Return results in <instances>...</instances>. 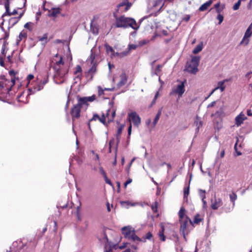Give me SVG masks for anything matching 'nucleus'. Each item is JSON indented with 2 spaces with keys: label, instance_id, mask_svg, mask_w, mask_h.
<instances>
[{
  "label": "nucleus",
  "instance_id": "nucleus-8",
  "mask_svg": "<svg viewBox=\"0 0 252 252\" xmlns=\"http://www.w3.org/2000/svg\"><path fill=\"white\" fill-rule=\"evenodd\" d=\"M116 111L114 110H108L106 114V116L104 114H103L101 117H99L98 119V121L102 123L104 125H106L105 121L106 118H107V120L108 123L112 122L113 119L115 116Z\"/></svg>",
  "mask_w": 252,
  "mask_h": 252
},
{
  "label": "nucleus",
  "instance_id": "nucleus-11",
  "mask_svg": "<svg viewBox=\"0 0 252 252\" xmlns=\"http://www.w3.org/2000/svg\"><path fill=\"white\" fill-rule=\"evenodd\" d=\"M131 6V3L129 2L127 0H124L120 3L117 6V11L120 12H124L127 11Z\"/></svg>",
  "mask_w": 252,
  "mask_h": 252
},
{
  "label": "nucleus",
  "instance_id": "nucleus-58",
  "mask_svg": "<svg viewBox=\"0 0 252 252\" xmlns=\"http://www.w3.org/2000/svg\"><path fill=\"white\" fill-rule=\"evenodd\" d=\"M114 144V141L113 140H111L109 142V152H111V147L112 145Z\"/></svg>",
  "mask_w": 252,
  "mask_h": 252
},
{
  "label": "nucleus",
  "instance_id": "nucleus-10",
  "mask_svg": "<svg viewBox=\"0 0 252 252\" xmlns=\"http://www.w3.org/2000/svg\"><path fill=\"white\" fill-rule=\"evenodd\" d=\"M82 105L83 104L78 100V103L74 105L71 109V114L73 121H74L75 119H77L80 117V110Z\"/></svg>",
  "mask_w": 252,
  "mask_h": 252
},
{
  "label": "nucleus",
  "instance_id": "nucleus-48",
  "mask_svg": "<svg viewBox=\"0 0 252 252\" xmlns=\"http://www.w3.org/2000/svg\"><path fill=\"white\" fill-rule=\"evenodd\" d=\"M189 187L184 189V197H187L189 194Z\"/></svg>",
  "mask_w": 252,
  "mask_h": 252
},
{
  "label": "nucleus",
  "instance_id": "nucleus-43",
  "mask_svg": "<svg viewBox=\"0 0 252 252\" xmlns=\"http://www.w3.org/2000/svg\"><path fill=\"white\" fill-rule=\"evenodd\" d=\"M137 46L135 44H129L128 46V48L126 51H128V53L131 50H134L137 48Z\"/></svg>",
  "mask_w": 252,
  "mask_h": 252
},
{
  "label": "nucleus",
  "instance_id": "nucleus-29",
  "mask_svg": "<svg viewBox=\"0 0 252 252\" xmlns=\"http://www.w3.org/2000/svg\"><path fill=\"white\" fill-rule=\"evenodd\" d=\"M227 81H228V80L225 79L222 81L219 82L218 83V86L215 88V90L220 89L221 92H223L225 88L224 83Z\"/></svg>",
  "mask_w": 252,
  "mask_h": 252
},
{
  "label": "nucleus",
  "instance_id": "nucleus-41",
  "mask_svg": "<svg viewBox=\"0 0 252 252\" xmlns=\"http://www.w3.org/2000/svg\"><path fill=\"white\" fill-rule=\"evenodd\" d=\"M151 209L153 212L156 213L157 212L158 209V202L155 201L151 206Z\"/></svg>",
  "mask_w": 252,
  "mask_h": 252
},
{
  "label": "nucleus",
  "instance_id": "nucleus-59",
  "mask_svg": "<svg viewBox=\"0 0 252 252\" xmlns=\"http://www.w3.org/2000/svg\"><path fill=\"white\" fill-rule=\"evenodd\" d=\"M216 103V101H214L213 102H211L210 104H209L207 107L208 108H210V107H213L215 104Z\"/></svg>",
  "mask_w": 252,
  "mask_h": 252
},
{
  "label": "nucleus",
  "instance_id": "nucleus-36",
  "mask_svg": "<svg viewBox=\"0 0 252 252\" xmlns=\"http://www.w3.org/2000/svg\"><path fill=\"white\" fill-rule=\"evenodd\" d=\"M205 190H202V189H199V194L200 196V197L202 199V201L203 202L204 204H206V202L205 200V199L206 198L205 196Z\"/></svg>",
  "mask_w": 252,
  "mask_h": 252
},
{
  "label": "nucleus",
  "instance_id": "nucleus-34",
  "mask_svg": "<svg viewBox=\"0 0 252 252\" xmlns=\"http://www.w3.org/2000/svg\"><path fill=\"white\" fill-rule=\"evenodd\" d=\"M34 24L32 22H27L24 25V28L29 32H32L33 29Z\"/></svg>",
  "mask_w": 252,
  "mask_h": 252
},
{
  "label": "nucleus",
  "instance_id": "nucleus-9",
  "mask_svg": "<svg viewBox=\"0 0 252 252\" xmlns=\"http://www.w3.org/2000/svg\"><path fill=\"white\" fill-rule=\"evenodd\" d=\"M48 82V79H44L41 80L39 82L36 83L33 86V88H29V91L31 94H34L37 91H39L42 90L44 86Z\"/></svg>",
  "mask_w": 252,
  "mask_h": 252
},
{
  "label": "nucleus",
  "instance_id": "nucleus-15",
  "mask_svg": "<svg viewBox=\"0 0 252 252\" xmlns=\"http://www.w3.org/2000/svg\"><path fill=\"white\" fill-rule=\"evenodd\" d=\"M252 34V23L249 26L247 30H246L244 36L241 41V43H245L247 44L249 42V38L250 37Z\"/></svg>",
  "mask_w": 252,
  "mask_h": 252
},
{
  "label": "nucleus",
  "instance_id": "nucleus-44",
  "mask_svg": "<svg viewBox=\"0 0 252 252\" xmlns=\"http://www.w3.org/2000/svg\"><path fill=\"white\" fill-rule=\"evenodd\" d=\"M241 4L240 0H238L233 6V9L234 10H237L239 8V7Z\"/></svg>",
  "mask_w": 252,
  "mask_h": 252
},
{
  "label": "nucleus",
  "instance_id": "nucleus-2",
  "mask_svg": "<svg viewBox=\"0 0 252 252\" xmlns=\"http://www.w3.org/2000/svg\"><path fill=\"white\" fill-rule=\"evenodd\" d=\"M91 52L90 56L87 60V62L88 63H90L92 66L88 70L87 75L90 76V79H92L94 75L96 72L97 65L100 61V57L99 51H97L95 48H93Z\"/></svg>",
  "mask_w": 252,
  "mask_h": 252
},
{
  "label": "nucleus",
  "instance_id": "nucleus-30",
  "mask_svg": "<svg viewBox=\"0 0 252 252\" xmlns=\"http://www.w3.org/2000/svg\"><path fill=\"white\" fill-rule=\"evenodd\" d=\"M128 240H132L133 241H138V242H142L143 240L142 239L139 238L137 235H136L134 230L132 233V234L130 235V236L128 238Z\"/></svg>",
  "mask_w": 252,
  "mask_h": 252
},
{
  "label": "nucleus",
  "instance_id": "nucleus-63",
  "mask_svg": "<svg viewBox=\"0 0 252 252\" xmlns=\"http://www.w3.org/2000/svg\"><path fill=\"white\" fill-rule=\"evenodd\" d=\"M222 11V9L221 8H219L216 9V11L218 13V14H220V12Z\"/></svg>",
  "mask_w": 252,
  "mask_h": 252
},
{
  "label": "nucleus",
  "instance_id": "nucleus-26",
  "mask_svg": "<svg viewBox=\"0 0 252 252\" xmlns=\"http://www.w3.org/2000/svg\"><path fill=\"white\" fill-rule=\"evenodd\" d=\"M229 197H230V200L232 202V207L231 208H229V209H228V210L225 209V211L226 212H229L231 210H232V209L234 208V207L235 206V201L237 198V196L236 194L234 193V192H233L232 194H230L229 195Z\"/></svg>",
  "mask_w": 252,
  "mask_h": 252
},
{
  "label": "nucleus",
  "instance_id": "nucleus-47",
  "mask_svg": "<svg viewBox=\"0 0 252 252\" xmlns=\"http://www.w3.org/2000/svg\"><path fill=\"white\" fill-rule=\"evenodd\" d=\"M99 172L102 175L103 177H105V176H107L105 171L104 170V169L102 166H100L99 167Z\"/></svg>",
  "mask_w": 252,
  "mask_h": 252
},
{
  "label": "nucleus",
  "instance_id": "nucleus-13",
  "mask_svg": "<svg viewBox=\"0 0 252 252\" xmlns=\"http://www.w3.org/2000/svg\"><path fill=\"white\" fill-rule=\"evenodd\" d=\"M11 2L10 0H6V1L4 2V7L5 9V12L2 15V16H6L14 15L17 13V11L16 9H13L12 11L10 10V5Z\"/></svg>",
  "mask_w": 252,
  "mask_h": 252
},
{
  "label": "nucleus",
  "instance_id": "nucleus-20",
  "mask_svg": "<svg viewBox=\"0 0 252 252\" xmlns=\"http://www.w3.org/2000/svg\"><path fill=\"white\" fill-rule=\"evenodd\" d=\"M74 75V79H77L79 81L81 80L82 76V68L80 65H77L75 67Z\"/></svg>",
  "mask_w": 252,
  "mask_h": 252
},
{
  "label": "nucleus",
  "instance_id": "nucleus-52",
  "mask_svg": "<svg viewBox=\"0 0 252 252\" xmlns=\"http://www.w3.org/2000/svg\"><path fill=\"white\" fill-rule=\"evenodd\" d=\"M202 218L200 217L199 214H197L194 216L193 220H202Z\"/></svg>",
  "mask_w": 252,
  "mask_h": 252
},
{
  "label": "nucleus",
  "instance_id": "nucleus-19",
  "mask_svg": "<svg viewBox=\"0 0 252 252\" xmlns=\"http://www.w3.org/2000/svg\"><path fill=\"white\" fill-rule=\"evenodd\" d=\"M60 12L61 9L60 8H52L48 10V16L49 17L56 18Z\"/></svg>",
  "mask_w": 252,
  "mask_h": 252
},
{
  "label": "nucleus",
  "instance_id": "nucleus-51",
  "mask_svg": "<svg viewBox=\"0 0 252 252\" xmlns=\"http://www.w3.org/2000/svg\"><path fill=\"white\" fill-rule=\"evenodd\" d=\"M92 153H93V155H94V156H95V157H94V159L95 161H99V158L98 155V154H95L94 151H92Z\"/></svg>",
  "mask_w": 252,
  "mask_h": 252
},
{
  "label": "nucleus",
  "instance_id": "nucleus-42",
  "mask_svg": "<svg viewBox=\"0 0 252 252\" xmlns=\"http://www.w3.org/2000/svg\"><path fill=\"white\" fill-rule=\"evenodd\" d=\"M162 67V65H158L157 66V68L155 71L154 74L156 75H158V73L161 71V68Z\"/></svg>",
  "mask_w": 252,
  "mask_h": 252
},
{
  "label": "nucleus",
  "instance_id": "nucleus-49",
  "mask_svg": "<svg viewBox=\"0 0 252 252\" xmlns=\"http://www.w3.org/2000/svg\"><path fill=\"white\" fill-rule=\"evenodd\" d=\"M104 180H105V182L106 184L110 185V186H112V183L111 181V180L108 178L107 176H105V177H104Z\"/></svg>",
  "mask_w": 252,
  "mask_h": 252
},
{
  "label": "nucleus",
  "instance_id": "nucleus-32",
  "mask_svg": "<svg viewBox=\"0 0 252 252\" xmlns=\"http://www.w3.org/2000/svg\"><path fill=\"white\" fill-rule=\"evenodd\" d=\"M161 114V109H159L158 111V113L154 120V121L152 125V127H154L156 126V125H157V123L158 122V121L159 119Z\"/></svg>",
  "mask_w": 252,
  "mask_h": 252
},
{
  "label": "nucleus",
  "instance_id": "nucleus-7",
  "mask_svg": "<svg viewBox=\"0 0 252 252\" xmlns=\"http://www.w3.org/2000/svg\"><path fill=\"white\" fill-rule=\"evenodd\" d=\"M185 92V85L184 83L182 82L180 83L179 84L177 85L176 86H175L172 88V91L170 92V94H177L178 95V98L179 99L182 96Z\"/></svg>",
  "mask_w": 252,
  "mask_h": 252
},
{
  "label": "nucleus",
  "instance_id": "nucleus-24",
  "mask_svg": "<svg viewBox=\"0 0 252 252\" xmlns=\"http://www.w3.org/2000/svg\"><path fill=\"white\" fill-rule=\"evenodd\" d=\"M179 217L180 220H188L189 218L186 215V210L184 207H181L179 212H178ZM188 220H191L189 219Z\"/></svg>",
  "mask_w": 252,
  "mask_h": 252
},
{
  "label": "nucleus",
  "instance_id": "nucleus-37",
  "mask_svg": "<svg viewBox=\"0 0 252 252\" xmlns=\"http://www.w3.org/2000/svg\"><path fill=\"white\" fill-rule=\"evenodd\" d=\"M203 44L202 43L197 45V46L193 49V53L195 54H197L202 50Z\"/></svg>",
  "mask_w": 252,
  "mask_h": 252
},
{
  "label": "nucleus",
  "instance_id": "nucleus-38",
  "mask_svg": "<svg viewBox=\"0 0 252 252\" xmlns=\"http://www.w3.org/2000/svg\"><path fill=\"white\" fill-rule=\"evenodd\" d=\"M128 54V51H125L123 52L119 53V52H115V57L117 56L119 58H123L126 56Z\"/></svg>",
  "mask_w": 252,
  "mask_h": 252
},
{
  "label": "nucleus",
  "instance_id": "nucleus-25",
  "mask_svg": "<svg viewBox=\"0 0 252 252\" xmlns=\"http://www.w3.org/2000/svg\"><path fill=\"white\" fill-rule=\"evenodd\" d=\"M28 33L27 31L26 30H22L17 39V43H18L19 42L22 40L25 41L27 37Z\"/></svg>",
  "mask_w": 252,
  "mask_h": 252
},
{
  "label": "nucleus",
  "instance_id": "nucleus-22",
  "mask_svg": "<svg viewBox=\"0 0 252 252\" xmlns=\"http://www.w3.org/2000/svg\"><path fill=\"white\" fill-rule=\"evenodd\" d=\"M95 95H93L90 96L80 98L78 100L82 104H85L86 102H87L88 101L92 102V101H94L95 100Z\"/></svg>",
  "mask_w": 252,
  "mask_h": 252
},
{
  "label": "nucleus",
  "instance_id": "nucleus-56",
  "mask_svg": "<svg viewBox=\"0 0 252 252\" xmlns=\"http://www.w3.org/2000/svg\"><path fill=\"white\" fill-rule=\"evenodd\" d=\"M132 182V179H128L125 183V187L126 188L127 185Z\"/></svg>",
  "mask_w": 252,
  "mask_h": 252
},
{
  "label": "nucleus",
  "instance_id": "nucleus-45",
  "mask_svg": "<svg viewBox=\"0 0 252 252\" xmlns=\"http://www.w3.org/2000/svg\"><path fill=\"white\" fill-rule=\"evenodd\" d=\"M223 108L222 107H221L219 110L217 111L215 114H214V115L216 116H220L221 115V114L223 113Z\"/></svg>",
  "mask_w": 252,
  "mask_h": 252
},
{
  "label": "nucleus",
  "instance_id": "nucleus-21",
  "mask_svg": "<svg viewBox=\"0 0 252 252\" xmlns=\"http://www.w3.org/2000/svg\"><path fill=\"white\" fill-rule=\"evenodd\" d=\"M23 15V13H21L18 17H12L9 20V26L8 28H11L13 27L14 25H15L20 19V18L22 17Z\"/></svg>",
  "mask_w": 252,
  "mask_h": 252
},
{
  "label": "nucleus",
  "instance_id": "nucleus-28",
  "mask_svg": "<svg viewBox=\"0 0 252 252\" xmlns=\"http://www.w3.org/2000/svg\"><path fill=\"white\" fill-rule=\"evenodd\" d=\"M212 4V0H209L208 1L206 2L202 5H201L199 8V10L200 11H204L207 10L209 7Z\"/></svg>",
  "mask_w": 252,
  "mask_h": 252
},
{
  "label": "nucleus",
  "instance_id": "nucleus-54",
  "mask_svg": "<svg viewBox=\"0 0 252 252\" xmlns=\"http://www.w3.org/2000/svg\"><path fill=\"white\" fill-rule=\"evenodd\" d=\"M237 143H236L235 144V146H234V149H235V150L236 151V152L237 153V156H240V155H242V153L241 152H240L237 151Z\"/></svg>",
  "mask_w": 252,
  "mask_h": 252
},
{
  "label": "nucleus",
  "instance_id": "nucleus-61",
  "mask_svg": "<svg viewBox=\"0 0 252 252\" xmlns=\"http://www.w3.org/2000/svg\"><path fill=\"white\" fill-rule=\"evenodd\" d=\"M216 91V90H215V89H214L209 94V95L206 98V99H208L211 95H212Z\"/></svg>",
  "mask_w": 252,
  "mask_h": 252
},
{
  "label": "nucleus",
  "instance_id": "nucleus-5",
  "mask_svg": "<svg viewBox=\"0 0 252 252\" xmlns=\"http://www.w3.org/2000/svg\"><path fill=\"white\" fill-rule=\"evenodd\" d=\"M200 221H181L180 228V233L186 240V235L194 227L195 224H199Z\"/></svg>",
  "mask_w": 252,
  "mask_h": 252
},
{
  "label": "nucleus",
  "instance_id": "nucleus-4",
  "mask_svg": "<svg viewBox=\"0 0 252 252\" xmlns=\"http://www.w3.org/2000/svg\"><path fill=\"white\" fill-rule=\"evenodd\" d=\"M14 84L15 80L13 78L9 80L4 76H0V95L3 96L8 94Z\"/></svg>",
  "mask_w": 252,
  "mask_h": 252
},
{
  "label": "nucleus",
  "instance_id": "nucleus-33",
  "mask_svg": "<svg viewBox=\"0 0 252 252\" xmlns=\"http://www.w3.org/2000/svg\"><path fill=\"white\" fill-rule=\"evenodd\" d=\"M105 48H106V52L108 53L109 52H111V58H113L115 57V52L114 51L113 49L112 48V47L106 44L105 45Z\"/></svg>",
  "mask_w": 252,
  "mask_h": 252
},
{
  "label": "nucleus",
  "instance_id": "nucleus-12",
  "mask_svg": "<svg viewBox=\"0 0 252 252\" xmlns=\"http://www.w3.org/2000/svg\"><path fill=\"white\" fill-rule=\"evenodd\" d=\"M128 119L129 122L132 121L133 125L136 126H138L141 123V119L135 112H132L128 114Z\"/></svg>",
  "mask_w": 252,
  "mask_h": 252
},
{
  "label": "nucleus",
  "instance_id": "nucleus-17",
  "mask_svg": "<svg viewBox=\"0 0 252 252\" xmlns=\"http://www.w3.org/2000/svg\"><path fill=\"white\" fill-rule=\"evenodd\" d=\"M120 80L117 84L118 87H121L125 85L127 82V77L125 72H123L120 76Z\"/></svg>",
  "mask_w": 252,
  "mask_h": 252
},
{
  "label": "nucleus",
  "instance_id": "nucleus-23",
  "mask_svg": "<svg viewBox=\"0 0 252 252\" xmlns=\"http://www.w3.org/2000/svg\"><path fill=\"white\" fill-rule=\"evenodd\" d=\"M160 230L158 232V235L160 238V240L162 241H165V236L164 235V226L163 223H161L159 224Z\"/></svg>",
  "mask_w": 252,
  "mask_h": 252
},
{
  "label": "nucleus",
  "instance_id": "nucleus-60",
  "mask_svg": "<svg viewBox=\"0 0 252 252\" xmlns=\"http://www.w3.org/2000/svg\"><path fill=\"white\" fill-rule=\"evenodd\" d=\"M9 73L10 75L12 77L13 76L15 75V72L13 70H10L9 71ZM12 78H11L12 79ZM13 79L14 80V79L13 78Z\"/></svg>",
  "mask_w": 252,
  "mask_h": 252
},
{
  "label": "nucleus",
  "instance_id": "nucleus-39",
  "mask_svg": "<svg viewBox=\"0 0 252 252\" xmlns=\"http://www.w3.org/2000/svg\"><path fill=\"white\" fill-rule=\"evenodd\" d=\"M153 238V235L151 232H148L146 235L143 238L144 240L142 242H145L146 240H151Z\"/></svg>",
  "mask_w": 252,
  "mask_h": 252
},
{
  "label": "nucleus",
  "instance_id": "nucleus-57",
  "mask_svg": "<svg viewBox=\"0 0 252 252\" xmlns=\"http://www.w3.org/2000/svg\"><path fill=\"white\" fill-rule=\"evenodd\" d=\"M131 128H132V126H131V124L130 123V125L128 128V134L129 136L130 135V134L131 133Z\"/></svg>",
  "mask_w": 252,
  "mask_h": 252
},
{
  "label": "nucleus",
  "instance_id": "nucleus-53",
  "mask_svg": "<svg viewBox=\"0 0 252 252\" xmlns=\"http://www.w3.org/2000/svg\"><path fill=\"white\" fill-rule=\"evenodd\" d=\"M99 116L97 114H94L93 116V118L91 119V121H96L98 120L99 119Z\"/></svg>",
  "mask_w": 252,
  "mask_h": 252
},
{
  "label": "nucleus",
  "instance_id": "nucleus-40",
  "mask_svg": "<svg viewBox=\"0 0 252 252\" xmlns=\"http://www.w3.org/2000/svg\"><path fill=\"white\" fill-rule=\"evenodd\" d=\"M98 94L99 96H101L103 94V92L104 90L106 91H111V89L110 88H105L104 89H102L101 87L98 86Z\"/></svg>",
  "mask_w": 252,
  "mask_h": 252
},
{
  "label": "nucleus",
  "instance_id": "nucleus-1",
  "mask_svg": "<svg viewBox=\"0 0 252 252\" xmlns=\"http://www.w3.org/2000/svg\"><path fill=\"white\" fill-rule=\"evenodd\" d=\"M50 66L54 70V80L56 84H62L65 80L68 67L64 64L63 57L57 54L50 62Z\"/></svg>",
  "mask_w": 252,
  "mask_h": 252
},
{
  "label": "nucleus",
  "instance_id": "nucleus-62",
  "mask_svg": "<svg viewBox=\"0 0 252 252\" xmlns=\"http://www.w3.org/2000/svg\"><path fill=\"white\" fill-rule=\"evenodd\" d=\"M247 115L249 116H252V111L251 109L247 110Z\"/></svg>",
  "mask_w": 252,
  "mask_h": 252
},
{
  "label": "nucleus",
  "instance_id": "nucleus-64",
  "mask_svg": "<svg viewBox=\"0 0 252 252\" xmlns=\"http://www.w3.org/2000/svg\"><path fill=\"white\" fill-rule=\"evenodd\" d=\"M214 7L216 9L219 8L220 7V2H218L215 4Z\"/></svg>",
  "mask_w": 252,
  "mask_h": 252
},
{
  "label": "nucleus",
  "instance_id": "nucleus-35",
  "mask_svg": "<svg viewBox=\"0 0 252 252\" xmlns=\"http://www.w3.org/2000/svg\"><path fill=\"white\" fill-rule=\"evenodd\" d=\"M47 38H48V34L47 33L44 34L43 36L42 37L39 36L38 37V40L42 42H43L42 44H43L44 45H45L48 42Z\"/></svg>",
  "mask_w": 252,
  "mask_h": 252
},
{
  "label": "nucleus",
  "instance_id": "nucleus-16",
  "mask_svg": "<svg viewBox=\"0 0 252 252\" xmlns=\"http://www.w3.org/2000/svg\"><path fill=\"white\" fill-rule=\"evenodd\" d=\"M222 204L221 199L215 197V199L212 200L211 208L213 210H217L222 205Z\"/></svg>",
  "mask_w": 252,
  "mask_h": 252
},
{
  "label": "nucleus",
  "instance_id": "nucleus-55",
  "mask_svg": "<svg viewBox=\"0 0 252 252\" xmlns=\"http://www.w3.org/2000/svg\"><path fill=\"white\" fill-rule=\"evenodd\" d=\"M34 76L32 74H29L27 77V80L30 82L31 80H32Z\"/></svg>",
  "mask_w": 252,
  "mask_h": 252
},
{
  "label": "nucleus",
  "instance_id": "nucleus-31",
  "mask_svg": "<svg viewBox=\"0 0 252 252\" xmlns=\"http://www.w3.org/2000/svg\"><path fill=\"white\" fill-rule=\"evenodd\" d=\"M194 125L196 126V131L197 132L199 130V129L202 126V122L201 121L200 118L197 117L196 120L194 122Z\"/></svg>",
  "mask_w": 252,
  "mask_h": 252
},
{
  "label": "nucleus",
  "instance_id": "nucleus-14",
  "mask_svg": "<svg viewBox=\"0 0 252 252\" xmlns=\"http://www.w3.org/2000/svg\"><path fill=\"white\" fill-rule=\"evenodd\" d=\"M247 117L242 112L237 115L235 118V125L237 127L240 126L245 120H247Z\"/></svg>",
  "mask_w": 252,
  "mask_h": 252
},
{
  "label": "nucleus",
  "instance_id": "nucleus-27",
  "mask_svg": "<svg viewBox=\"0 0 252 252\" xmlns=\"http://www.w3.org/2000/svg\"><path fill=\"white\" fill-rule=\"evenodd\" d=\"M138 204V203H132L128 201H124L121 202L122 206L125 208H128L129 206H135Z\"/></svg>",
  "mask_w": 252,
  "mask_h": 252
},
{
  "label": "nucleus",
  "instance_id": "nucleus-3",
  "mask_svg": "<svg viewBox=\"0 0 252 252\" xmlns=\"http://www.w3.org/2000/svg\"><path fill=\"white\" fill-rule=\"evenodd\" d=\"M114 15L116 19V27L126 28L130 27L134 30H137L139 28V26L134 19L124 16L117 17L115 13Z\"/></svg>",
  "mask_w": 252,
  "mask_h": 252
},
{
  "label": "nucleus",
  "instance_id": "nucleus-50",
  "mask_svg": "<svg viewBox=\"0 0 252 252\" xmlns=\"http://www.w3.org/2000/svg\"><path fill=\"white\" fill-rule=\"evenodd\" d=\"M124 125H122L120 127H119V128L118 129V130H117V136H118L119 135L121 134V133H122V129L124 127Z\"/></svg>",
  "mask_w": 252,
  "mask_h": 252
},
{
  "label": "nucleus",
  "instance_id": "nucleus-18",
  "mask_svg": "<svg viewBox=\"0 0 252 252\" xmlns=\"http://www.w3.org/2000/svg\"><path fill=\"white\" fill-rule=\"evenodd\" d=\"M122 233L124 234L125 237L128 239L130 235L133 232L134 230H131V227L129 226H125L122 228Z\"/></svg>",
  "mask_w": 252,
  "mask_h": 252
},
{
  "label": "nucleus",
  "instance_id": "nucleus-6",
  "mask_svg": "<svg viewBox=\"0 0 252 252\" xmlns=\"http://www.w3.org/2000/svg\"><path fill=\"white\" fill-rule=\"evenodd\" d=\"M200 60L199 56L192 57L191 61L187 63V70L188 72L195 74L198 71V66Z\"/></svg>",
  "mask_w": 252,
  "mask_h": 252
},
{
  "label": "nucleus",
  "instance_id": "nucleus-46",
  "mask_svg": "<svg viewBox=\"0 0 252 252\" xmlns=\"http://www.w3.org/2000/svg\"><path fill=\"white\" fill-rule=\"evenodd\" d=\"M217 18L218 20H219V24H220L223 20V15H222L220 14H219L218 15Z\"/></svg>",
  "mask_w": 252,
  "mask_h": 252
}]
</instances>
